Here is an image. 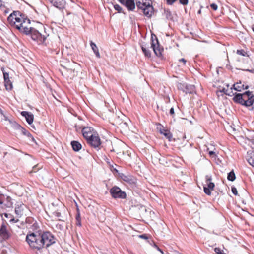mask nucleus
Returning <instances> with one entry per match:
<instances>
[{
  "instance_id": "obj_57",
  "label": "nucleus",
  "mask_w": 254,
  "mask_h": 254,
  "mask_svg": "<svg viewBox=\"0 0 254 254\" xmlns=\"http://www.w3.org/2000/svg\"><path fill=\"white\" fill-rule=\"evenodd\" d=\"M246 71H249L250 72H251V73H254V69H251V70H250V69H247L246 70Z\"/></svg>"
},
{
  "instance_id": "obj_2",
  "label": "nucleus",
  "mask_w": 254,
  "mask_h": 254,
  "mask_svg": "<svg viewBox=\"0 0 254 254\" xmlns=\"http://www.w3.org/2000/svg\"><path fill=\"white\" fill-rule=\"evenodd\" d=\"M26 241L29 247L33 250H40L43 248L40 231H29L26 235Z\"/></svg>"
},
{
  "instance_id": "obj_56",
  "label": "nucleus",
  "mask_w": 254,
  "mask_h": 254,
  "mask_svg": "<svg viewBox=\"0 0 254 254\" xmlns=\"http://www.w3.org/2000/svg\"><path fill=\"white\" fill-rule=\"evenodd\" d=\"M81 220H78L77 221V223H76V224L78 226H81V222H80Z\"/></svg>"
},
{
  "instance_id": "obj_47",
  "label": "nucleus",
  "mask_w": 254,
  "mask_h": 254,
  "mask_svg": "<svg viewBox=\"0 0 254 254\" xmlns=\"http://www.w3.org/2000/svg\"><path fill=\"white\" fill-rule=\"evenodd\" d=\"M76 221L81 220L79 212H78L77 213V214L76 215Z\"/></svg>"
},
{
  "instance_id": "obj_51",
  "label": "nucleus",
  "mask_w": 254,
  "mask_h": 254,
  "mask_svg": "<svg viewBox=\"0 0 254 254\" xmlns=\"http://www.w3.org/2000/svg\"><path fill=\"white\" fill-rule=\"evenodd\" d=\"M209 154L210 155V156H212L213 155H214L215 154V152L213 151H210L209 152Z\"/></svg>"
},
{
  "instance_id": "obj_13",
  "label": "nucleus",
  "mask_w": 254,
  "mask_h": 254,
  "mask_svg": "<svg viewBox=\"0 0 254 254\" xmlns=\"http://www.w3.org/2000/svg\"><path fill=\"white\" fill-rule=\"evenodd\" d=\"M50 2L55 7L60 10H62L65 8V1H50Z\"/></svg>"
},
{
  "instance_id": "obj_27",
  "label": "nucleus",
  "mask_w": 254,
  "mask_h": 254,
  "mask_svg": "<svg viewBox=\"0 0 254 254\" xmlns=\"http://www.w3.org/2000/svg\"><path fill=\"white\" fill-rule=\"evenodd\" d=\"M4 82L5 88L7 90L10 91L12 89V83L10 80V79L7 81H4Z\"/></svg>"
},
{
  "instance_id": "obj_50",
  "label": "nucleus",
  "mask_w": 254,
  "mask_h": 254,
  "mask_svg": "<svg viewBox=\"0 0 254 254\" xmlns=\"http://www.w3.org/2000/svg\"><path fill=\"white\" fill-rule=\"evenodd\" d=\"M140 237L145 239H147V237L145 235H140Z\"/></svg>"
},
{
  "instance_id": "obj_63",
  "label": "nucleus",
  "mask_w": 254,
  "mask_h": 254,
  "mask_svg": "<svg viewBox=\"0 0 254 254\" xmlns=\"http://www.w3.org/2000/svg\"><path fill=\"white\" fill-rule=\"evenodd\" d=\"M155 247L157 249V247H158L156 245H155Z\"/></svg>"
},
{
  "instance_id": "obj_54",
  "label": "nucleus",
  "mask_w": 254,
  "mask_h": 254,
  "mask_svg": "<svg viewBox=\"0 0 254 254\" xmlns=\"http://www.w3.org/2000/svg\"><path fill=\"white\" fill-rule=\"evenodd\" d=\"M0 113L1 115V116H3L4 115V112L3 111H2V110L0 108Z\"/></svg>"
},
{
  "instance_id": "obj_61",
  "label": "nucleus",
  "mask_w": 254,
  "mask_h": 254,
  "mask_svg": "<svg viewBox=\"0 0 254 254\" xmlns=\"http://www.w3.org/2000/svg\"><path fill=\"white\" fill-rule=\"evenodd\" d=\"M249 88V86L248 85L246 86L245 87L244 86V88L243 89H247Z\"/></svg>"
},
{
  "instance_id": "obj_31",
  "label": "nucleus",
  "mask_w": 254,
  "mask_h": 254,
  "mask_svg": "<svg viewBox=\"0 0 254 254\" xmlns=\"http://www.w3.org/2000/svg\"><path fill=\"white\" fill-rule=\"evenodd\" d=\"M214 251L217 254H226L224 253L223 251L219 248H215Z\"/></svg>"
},
{
  "instance_id": "obj_59",
  "label": "nucleus",
  "mask_w": 254,
  "mask_h": 254,
  "mask_svg": "<svg viewBox=\"0 0 254 254\" xmlns=\"http://www.w3.org/2000/svg\"><path fill=\"white\" fill-rule=\"evenodd\" d=\"M157 250L158 251H159L160 252H161L162 254H164L163 251L161 249H160L159 247H157Z\"/></svg>"
},
{
  "instance_id": "obj_7",
  "label": "nucleus",
  "mask_w": 254,
  "mask_h": 254,
  "mask_svg": "<svg viewBox=\"0 0 254 254\" xmlns=\"http://www.w3.org/2000/svg\"><path fill=\"white\" fill-rule=\"evenodd\" d=\"M11 236V233L7 229L6 225L3 223L0 228V241H6Z\"/></svg>"
},
{
  "instance_id": "obj_25",
  "label": "nucleus",
  "mask_w": 254,
  "mask_h": 254,
  "mask_svg": "<svg viewBox=\"0 0 254 254\" xmlns=\"http://www.w3.org/2000/svg\"><path fill=\"white\" fill-rule=\"evenodd\" d=\"M21 133L24 135L27 136V137L31 138L32 141H34L35 140L34 138L32 136V134L28 130H27L26 129L23 128V129H22V130L21 131Z\"/></svg>"
},
{
  "instance_id": "obj_4",
  "label": "nucleus",
  "mask_w": 254,
  "mask_h": 254,
  "mask_svg": "<svg viewBox=\"0 0 254 254\" xmlns=\"http://www.w3.org/2000/svg\"><path fill=\"white\" fill-rule=\"evenodd\" d=\"M136 5L137 7L143 11L144 14L148 17H150L153 12V8L152 6L148 3L141 2V1H136Z\"/></svg>"
},
{
  "instance_id": "obj_44",
  "label": "nucleus",
  "mask_w": 254,
  "mask_h": 254,
  "mask_svg": "<svg viewBox=\"0 0 254 254\" xmlns=\"http://www.w3.org/2000/svg\"><path fill=\"white\" fill-rule=\"evenodd\" d=\"M54 215H55V216H56L57 217H60L61 216V214L59 212H54Z\"/></svg>"
},
{
  "instance_id": "obj_23",
  "label": "nucleus",
  "mask_w": 254,
  "mask_h": 254,
  "mask_svg": "<svg viewBox=\"0 0 254 254\" xmlns=\"http://www.w3.org/2000/svg\"><path fill=\"white\" fill-rule=\"evenodd\" d=\"M233 87L234 90L238 91H241V90L244 88V84H242L241 82L237 83L233 85Z\"/></svg>"
},
{
  "instance_id": "obj_12",
  "label": "nucleus",
  "mask_w": 254,
  "mask_h": 254,
  "mask_svg": "<svg viewBox=\"0 0 254 254\" xmlns=\"http://www.w3.org/2000/svg\"><path fill=\"white\" fill-rule=\"evenodd\" d=\"M93 128L91 127H86L82 128L81 131L83 137L86 140L94 135L92 133Z\"/></svg>"
},
{
  "instance_id": "obj_17",
  "label": "nucleus",
  "mask_w": 254,
  "mask_h": 254,
  "mask_svg": "<svg viewBox=\"0 0 254 254\" xmlns=\"http://www.w3.org/2000/svg\"><path fill=\"white\" fill-rule=\"evenodd\" d=\"M120 2L125 5L129 10H133L135 8L134 1H120Z\"/></svg>"
},
{
  "instance_id": "obj_42",
  "label": "nucleus",
  "mask_w": 254,
  "mask_h": 254,
  "mask_svg": "<svg viewBox=\"0 0 254 254\" xmlns=\"http://www.w3.org/2000/svg\"><path fill=\"white\" fill-rule=\"evenodd\" d=\"M188 1H179V3L183 5H185L188 3Z\"/></svg>"
},
{
  "instance_id": "obj_64",
  "label": "nucleus",
  "mask_w": 254,
  "mask_h": 254,
  "mask_svg": "<svg viewBox=\"0 0 254 254\" xmlns=\"http://www.w3.org/2000/svg\"><path fill=\"white\" fill-rule=\"evenodd\" d=\"M200 12H201V11H200V10H199V11H198V13H200Z\"/></svg>"
},
{
  "instance_id": "obj_30",
  "label": "nucleus",
  "mask_w": 254,
  "mask_h": 254,
  "mask_svg": "<svg viewBox=\"0 0 254 254\" xmlns=\"http://www.w3.org/2000/svg\"><path fill=\"white\" fill-rule=\"evenodd\" d=\"M236 53L238 55H241L243 56L249 57L248 53L243 49L237 50Z\"/></svg>"
},
{
  "instance_id": "obj_19",
  "label": "nucleus",
  "mask_w": 254,
  "mask_h": 254,
  "mask_svg": "<svg viewBox=\"0 0 254 254\" xmlns=\"http://www.w3.org/2000/svg\"><path fill=\"white\" fill-rule=\"evenodd\" d=\"M244 98L242 94L235 93V95L233 98V100L235 102L242 105Z\"/></svg>"
},
{
  "instance_id": "obj_32",
  "label": "nucleus",
  "mask_w": 254,
  "mask_h": 254,
  "mask_svg": "<svg viewBox=\"0 0 254 254\" xmlns=\"http://www.w3.org/2000/svg\"><path fill=\"white\" fill-rule=\"evenodd\" d=\"M243 97H245V96H247V98H248L249 97L252 96H254L253 94H252V92L249 91H246L245 93H244L243 94H242Z\"/></svg>"
},
{
  "instance_id": "obj_38",
  "label": "nucleus",
  "mask_w": 254,
  "mask_h": 254,
  "mask_svg": "<svg viewBox=\"0 0 254 254\" xmlns=\"http://www.w3.org/2000/svg\"><path fill=\"white\" fill-rule=\"evenodd\" d=\"M6 195L0 194V204L2 205L3 201L4 200Z\"/></svg>"
},
{
  "instance_id": "obj_55",
  "label": "nucleus",
  "mask_w": 254,
  "mask_h": 254,
  "mask_svg": "<svg viewBox=\"0 0 254 254\" xmlns=\"http://www.w3.org/2000/svg\"><path fill=\"white\" fill-rule=\"evenodd\" d=\"M220 92H224L226 95H229V96H230V94L229 93H226V92H225V89L224 88V89H223V90H222V91H221V90H220Z\"/></svg>"
},
{
  "instance_id": "obj_15",
  "label": "nucleus",
  "mask_w": 254,
  "mask_h": 254,
  "mask_svg": "<svg viewBox=\"0 0 254 254\" xmlns=\"http://www.w3.org/2000/svg\"><path fill=\"white\" fill-rule=\"evenodd\" d=\"M13 206L12 199L10 196H5L4 200L3 201L2 207L11 208Z\"/></svg>"
},
{
  "instance_id": "obj_24",
  "label": "nucleus",
  "mask_w": 254,
  "mask_h": 254,
  "mask_svg": "<svg viewBox=\"0 0 254 254\" xmlns=\"http://www.w3.org/2000/svg\"><path fill=\"white\" fill-rule=\"evenodd\" d=\"M236 179L235 173L233 170L230 171L227 176V179L230 181H234Z\"/></svg>"
},
{
  "instance_id": "obj_39",
  "label": "nucleus",
  "mask_w": 254,
  "mask_h": 254,
  "mask_svg": "<svg viewBox=\"0 0 254 254\" xmlns=\"http://www.w3.org/2000/svg\"><path fill=\"white\" fill-rule=\"evenodd\" d=\"M210 7L212 9H213L214 10H216L218 8V6L215 3H212L210 4Z\"/></svg>"
},
{
  "instance_id": "obj_33",
  "label": "nucleus",
  "mask_w": 254,
  "mask_h": 254,
  "mask_svg": "<svg viewBox=\"0 0 254 254\" xmlns=\"http://www.w3.org/2000/svg\"><path fill=\"white\" fill-rule=\"evenodd\" d=\"M14 126L16 129L20 130V131L22 130V129H23V127L16 123H14Z\"/></svg>"
},
{
  "instance_id": "obj_35",
  "label": "nucleus",
  "mask_w": 254,
  "mask_h": 254,
  "mask_svg": "<svg viewBox=\"0 0 254 254\" xmlns=\"http://www.w3.org/2000/svg\"><path fill=\"white\" fill-rule=\"evenodd\" d=\"M34 219L31 217H28L26 219V222L27 224H32L34 221Z\"/></svg>"
},
{
  "instance_id": "obj_26",
  "label": "nucleus",
  "mask_w": 254,
  "mask_h": 254,
  "mask_svg": "<svg viewBox=\"0 0 254 254\" xmlns=\"http://www.w3.org/2000/svg\"><path fill=\"white\" fill-rule=\"evenodd\" d=\"M164 15L165 16L166 18L168 20H172L173 18V16L171 11L168 9H164Z\"/></svg>"
},
{
  "instance_id": "obj_29",
  "label": "nucleus",
  "mask_w": 254,
  "mask_h": 254,
  "mask_svg": "<svg viewBox=\"0 0 254 254\" xmlns=\"http://www.w3.org/2000/svg\"><path fill=\"white\" fill-rule=\"evenodd\" d=\"M30 227L34 232L39 231L38 230L39 227L38 225L37 222L35 220H34L33 223L32 224V225Z\"/></svg>"
},
{
  "instance_id": "obj_20",
  "label": "nucleus",
  "mask_w": 254,
  "mask_h": 254,
  "mask_svg": "<svg viewBox=\"0 0 254 254\" xmlns=\"http://www.w3.org/2000/svg\"><path fill=\"white\" fill-rule=\"evenodd\" d=\"M71 145L72 149L75 151H79L82 148V145L77 141H72L71 142Z\"/></svg>"
},
{
  "instance_id": "obj_45",
  "label": "nucleus",
  "mask_w": 254,
  "mask_h": 254,
  "mask_svg": "<svg viewBox=\"0 0 254 254\" xmlns=\"http://www.w3.org/2000/svg\"><path fill=\"white\" fill-rule=\"evenodd\" d=\"M169 113H170V115H173L174 114V109L173 108H171L170 109Z\"/></svg>"
},
{
  "instance_id": "obj_34",
  "label": "nucleus",
  "mask_w": 254,
  "mask_h": 254,
  "mask_svg": "<svg viewBox=\"0 0 254 254\" xmlns=\"http://www.w3.org/2000/svg\"><path fill=\"white\" fill-rule=\"evenodd\" d=\"M114 7L115 10L118 11V12H120V13L121 12L122 8L121 7V6L120 5H119L118 4H114Z\"/></svg>"
},
{
  "instance_id": "obj_43",
  "label": "nucleus",
  "mask_w": 254,
  "mask_h": 254,
  "mask_svg": "<svg viewBox=\"0 0 254 254\" xmlns=\"http://www.w3.org/2000/svg\"><path fill=\"white\" fill-rule=\"evenodd\" d=\"M178 61L179 62H183V65H185L186 63V60L184 58H181L180 59H179Z\"/></svg>"
},
{
  "instance_id": "obj_9",
  "label": "nucleus",
  "mask_w": 254,
  "mask_h": 254,
  "mask_svg": "<svg viewBox=\"0 0 254 254\" xmlns=\"http://www.w3.org/2000/svg\"><path fill=\"white\" fill-rule=\"evenodd\" d=\"M120 177L124 181L128 183L132 187L136 186L137 179L135 177L130 175H125L123 173L120 175Z\"/></svg>"
},
{
  "instance_id": "obj_36",
  "label": "nucleus",
  "mask_w": 254,
  "mask_h": 254,
  "mask_svg": "<svg viewBox=\"0 0 254 254\" xmlns=\"http://www.w3.org/2000/svg\"><path fill=\"white\" fill-rule=\"evenodd\" d=\"M231 191L234 195H235L236 196L238 195V191H237V189L235 187H231Z\"/></svg>"
},
{
  "instance_id": "obj_1",
  "label": "nucleus",
  "mask_w": 254,
  "mask_h": 254,
  "mask_svg": "<svg viewBox=\"0 0 254 254\" xmlns=\"http://www.w3.org/2000/svg\"><path fill=\"white\" fill-rule=\"evenodd\" d=\"M9 24L19 31L26 35L30 36L31 39L39 44L45 42L47 35H42L37 29L31 27L29 19L18 11H14L7 18Z\"/></svg>"
},
{
  "instance_id": "obj_40",
  "label": "nucleus",
  "mask_w": 254,
  "mask_h": 254,
  "mask_svg": "<svg viewBox=\"0 0 254 254\" xmlns=\"http://www.w3.org/2000/svg\"><path fill=\"white\" fill-rule=\"evenodd\" d=\"M18 221H19L18 219H16V218H13V217H12L10 219L9 222L10 223H16V222H18Z\"/></svg>"
},
{
  "instance_id": "obj_48",
  "label": "nucleus",
  "mask_w": 254,
  "mask_h": 254,
  "mask_svg": "<svg viewBox=\"0 0 254 254\" xmlns=\"http://www.w3.org/2000/svg\"><path fill=\"white\" fill-rule=\"evenodd\" d=\"M175 1H166L167 4L169 5H172Z\"/></svg>"
},
{
  "instance_id": "obj_28",
  "label": "nucleus",
  "mask_w": 254,
  "mask_h": 254,
  "mask_svg": "<svg viewBox=\"0 0 254 254\" xmlns=\"http://www.w3.org/2000/svg\"><path fill=\"white\" fill-rule=\"evenodd\" d=\"M194 87L191 85H186V93H192L194 91Z\"/></svg>"
},
{
  "instance_id": "obj_60",
  "label": "nucleus",
  "mask_w": 254,
  "mask_h": 254,
  "mask_svg": "<svg viewBox=\"0 0 254 254\" xmlns=\"http://www.w3.org/2000/svg\"><path fill=\"white\" fill-rule=\"evenodd\" d=\"M35 168H36V166H35L34 167H33V169L32 170V172H35L36 171H35Z\"/></svg>"
},
{
  "instance_id": "obj_37",
  "label": "nucleus",
  "mask_w": 254,
  "mask_h": 254,
  "mask_svg": "<svg viewBox=\"0 0 254 254\" xmlns=\"http://www.w3.org/2000/svg\"><path fill=\"white\" fill-rule=\"evenodd\" d=\"M3 78H4V81H7L10 79L9 76V73L8 72L4 73Z\"/></svg>"
},
{
  "instance_id": "obj_16",
  "label": "nucleus",
  "mask_w": 254,
  "mask_h": 254,
  "mask_svg": "<svg viewBox=\"0 0 254 254\" xmlns=\"http://www.w3.org/2000/svg\"><path fill=\"white\" fill-rule=\"evenodd\" d=\"M24 204L17 205L15 208V213L17 217L20 218L23 214Z\"/></svg>"
},
{
  "instance_id": "obj_14",
  "label": "nucleus",
  "mask_w": 254,
  "mask_h": 254,
  "mask_svg": "<svg viewBox=\"0 0 254 254\" xmlns=\"http://www.w3.org/2000/svg\"><path fill=\"white\" fill-rule=\"evenodd\" d=\"M21 115L25 118L26 120L29 125H31L33 123L34 116L32 113L27 111H22L21 113Z\"/></svg>"
},
{
  "instance_id": "obj_46",
  "label": "nucleus",
  "mask_w": 254,
  "mask_h": 254,
  "mask_svg": "<svg viewBox=\"0 0 254 254\" xmlns=\"http://www.w3.org/2000/svg\"><path fill=\"white\" fill-rule=\"evenodd\" d=\"M4 216L5 217H6L7 218H10L11 219V217H12V216L11 215V214H7V213H5L4 214Z\"/></svg>"
},
{
  "instance_id": "obj_41",
  "label": "nucleus",
  "mask_w": 254,
  "mask_h": 254,
  "mask_svg": "<svg viewBox=\"0 0 254 254\" xmlns=\"http://www.w3.org/2000/svg\"><path fill=\"white\" fill-rule=\"evenodd\" d=\"M248 162L250 165L254 167V159L253 158H250L249 159Z\"/></svg>"
},
{
  "instance_id": "obj_6",
  "label": "nucleus",
  "mask_w": 254,
  "mask_h": 254,
  "mask_svg": "<svg viewBox=\"0 0 254 254\" xmlns=\"http://www.w3.org/2000/svg\"><path fill=\"white\" fill-rule=\"evenodd\" d=\"M206 184L203 186V190L205 193L208 195H210L211 194V190H213L215 185L213 182H211L212 178L210 175H206Z\"/></svg>"
},
{
  "instance_id": "obj_3",
  "label": "nucleus",
  "mask_w": 254,
  "mask_h": 254,
  "mask_svg": "<svg viewBox=\"0 0 254 254\" xmlns=\"http://www.w3.org/2000/svg\"><path fill=\"white\" fill-rule=\"evenodd\" d=\"M41 233V237L42 243H43V248L49 247L56 242V238L50 232L46 231Z\"/></svg>"
},
{
  "instance_id": "obj_21",
  "label": "nucleus",
  "mask_w": 254,
  "mask_h": 254,
  "mask_svg": "<svg viewBox=\"0 0 254 254\" xmlns=\"http://www.w3.org/2000/svg\"><path fill=\"white\" fill-rule=\"evenodd\" d=\"M90 46H91V47L92 50L93 51L94 53H95L96 56L98 58H100V55L99 52L98 48L97 46H96V45L92 41H91Z\"/></svg>"
},
{
  "instance_id": "obj_18",
  "label": "nucleus",
  "mask_w": 254,
  "mask_h": 254,
  "mask_svg": "<svg viewBox=\"0 0 254 254\" xmlns=\"http://www.w3.org/2000/svg\"><path fill=\"white\" fill-rule=\"evenodd\" d=\"M254 102V96H252L247 100L244 99L243 103H242V105L245 106L247 107H251L252 106Z\"/></svg>"
},
{
  "instance_id": "obj_52",
  "label": "nucleus",
  "mask_w": 254,
  "mask_h": 254,
  "mask_svg": "<svg viewBox=\"0 0 254 254\" xmlns=\"http://www.w3.org/2000/svg\"><path fill=\"white\" fill-rule=\"evenodd\" d=\"M1 70L3 74H4V73H6L7 72L5 71V69H4V68L3 67H1Z\"/></svg>"
},
{
  "instance_id": "obj_53",
  "label": "nucleus",
  "mask_w": 254,
  "mask_h": 254,
  "mask_svg": "<svg viewBox=\"0 0 254 254\" xmlns=\"http://www.w3.org/2000/svg\"><path fill=\"white\" fill-rule=\"evenodd\" d=\"M2 117H3V118H1V119H4L5 121L8 120L7 117H6L5 115L4 116H3Z\"/></svg>"
},
{
  "instance_id": "obj_49",
  "label": "nucleus",
  "mask_w": 254,
  "mask_h": 254,
  "mask_svg": "<svg viewBox=\"0 0 254 254\" xmlns=\"http://www.w3.org/2000/svg\"><path fill=\"white\" fill-rule=\"evenodd\" d=\"M2 1H0V9H2L3 8L5 7L4 5H3L2 3Z\"/></svg>"
},
{
  "instance_id": "obj_11",
  "label": "nucleus",
  "mask_w": 254,
  "mask_h": 254,
  "mask_svg": "<svg viewBox=\"0 0 254 254\" xmlns=\"http://www.w3.org/2000/svg\"><path fill=\"white\" fill-rule=\"evenodd\" d=\"M160 134L163 135L169 141H171L173 138V135L170 130L166 129L161 124H159L157 127Z\"/></svg>"
},
{
  "instance_id": "obj_10",
  "label": "nucleus",
  "mask_w": 254,
  "mask_h": 254,
  "mask_svg": "<svg viewBox=\"0 0 254 254\" xmlns=\"http://www.w3.org/2000/svg\"><path fill=\"white\" fill-rule=\"evenodd\" d=\"M156 39L157 38H156ZM151 47L153 49L155 54L157 57H161L162 56L164 50L162 47H160L157 39L156 40V43H155L152 37Z\"/></svg>"
},
{
  "instance_id": "obj_58",
  "label": "nucleus",
  "mask_w": 254,
  "mask_h": 254,
  "mask_svg": "<svg viewBox=\"0 0 254 254\" xmlns=\"http://www.w3.org/2000/svg\"><path fill=\"white\" fill-rule=\"evenodd\" d=\"M250 142L254 145V137L252 138L251 140H250Z\"/></svg>"
},
{
  "instance_id": "obj_62",
  "label": "nucleus",
  "mask_w": 254,
  "mask_h": 254,
  "mask_svg": "<svg viewBox=\"0 0 254 254\" xmlns=\"http://www.w3.org/2000/svg\"><path fill=\"white\" fill-rule=\"evenodd\" d=\"M252 30H253V31L254 32V26H253L252 27Z\"/></svg>"
},
{
  "instance_id": "obj_8",
  "label": "nucleus",
  "mask_w": 254,
  "mask_h": 254,
  "mask_svg": "<svg viewBox=\"0 0 254 254\" xmlns=\"http://www.w3.org/2000/svg\"><path fill=\"white\" fill-rule=\"evenodd\" d=\"M87 141L88 144L97 150H99L100 149L101 142L100 137L98 135H93L92 137L88 138Z\"/></svg>"
},
{
  "instance_id": "obj_5",
  "label": "nucleus",
  "mask_w": 254,
  "mask_h": 254,
  "mask_svg": "<svg viewBox=\"0 0 254 254\" xmlns=\"http://www.w3.org/2000/svg\"><path fill=\"white\" fill-rule=\"evenodd\" d=\"M110 193L112 197L115 199H125L127 197L126 192L117 186L113 187L110 190Z\"/></svg>"
},
{
  "instance_id": "obj_22",
  "label": "nucleus",
  "mask_w": 254,
  "mask_h": 254,
  "mask_svg": "<svg viewBox=\"0 0 254 254\" xmlns=\"http://www.w3.org/2000/svg\"><path fill=\"white\" fill-rule=\"evenodd\" d=\"M141 48L145 57L147 58H150L151 56V53L150 50L148 49V48L146 47V46L143 45H141Z\"/></svg>"
}]
</instances>
